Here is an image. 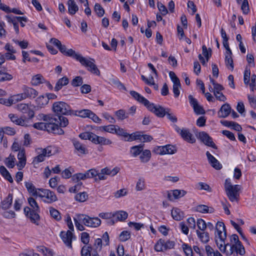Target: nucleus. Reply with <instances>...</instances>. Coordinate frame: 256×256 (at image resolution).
<instances>
[{
    "label": "nucleus",
    "mask_w": 256,
    "mask_h": 256,
    "mask_svg": "<svg viewBox=\"0 0 256 256\" xmlns=\"http://www.w3.org/2000/svg\"><path fill=\"white\" fill-rule=\"evenodd\" d=\"M12 202V194H9L6 198L4 200L1 202L0 206L2 209L8 210V209Z\"/></svg>",
    "instance_id": "obj_25"
},
{
    "label": "nucleus",
    "mask_w": 256,
    "mask_h": 256,
    "mask_svg": "<svg viewBox=\"0 0 256 256\" xmlns=\"http://www.w3.org/2000/svg\"><path fill=\"white\" fill-rule=\"evenodd\" d=\"M75 198L77 201L83 202L87 199L88 195L85 192H80L76 196Z\"/></svg>",
    "instance_id": "obj_61"
},
{
    "label": "nucleus",
    "mask_w": 256,
    "mask_h": 256,
    "mask_svg": "<svg viewBox=\"0 0 256 256\" xmlns=\"http://www.w3.org/2000/svg\"><path fill=\"white\" fill-rule=\"evenodd\" d=\"M197 138L203 142L206 145L211 146L214 148H217L216 146L212 142V138L204 132H201L196 134Z\"/></svg>",
    "instance_id": "obj_13"
},
{
    "label": "nucleus",
    "mask_w": 256,
    "mask_h": 256,
    "mask_svg": "<svg viewBox=\"0 0 256 256\" xmlns=\"http://www.w3.org/2000/svg\"><path fill=\"white\" fill-rule=\"evenodd\" d=\"M196 211L201 213H212L213 210L212 208L210 210L209 208L206 205H198L196 208Z\"/></svg>",
    "instance_id": "obj_43"
},
{
    "label": "nucleus",
    "mask_w": 256,
    "mask_h": 256,
    "mask_svg": "<svg viewBox=\"0 0 256 256\" xmlns=\"http://www.w3.org/2000/svg\"><path fill=\"white\" fill-rule=\"evenodd\" d=\"M38 252H42L46 256H53L54 252L52 250L44 247V246H40L38 248Z\"/></svg>",
    "instance_id": "obj_44"
},
{
    "label": "nucleus",
    "mask_w": 256,
    "mask_h": 256,
    "mask_svg": "<svg viewBox=\"0 0 256 256\" xmlns=\"http://www.w3.org/2000/svg\"><path fill=\"white\" fill-rule=\"evenodd\" d=\"M99 216L103 219L108 220V224L110 225H113L115 222L114 220V213L112 212H102L99 214Z\"/></svg>",
    "instance_id": "obj_27"
},
{
    "label": "nucleus",
    "mask_w": 256,
    "mask_h": 256,
    "mask_svg": "<svg viewBox=\"0 0 256 256\" xmlns=\"http://www.w3.org/2000/svg\"><path fill=\"white\" fill-rule=\"evenodd\" d=\"M232 54H226L225 63L227 68L232 70L234 68L233 60L232 57Z\"/></svg>",
    "instance_id": "obj_39"
},
{
    "label": "nucleus",
    "mask_w": 256,
    "mask_h": 256,
    "mask_svg": "<svg viewBox=\"0 0 256 256\" xmlns=\"http://www.w3.org/2000/svg\"><path fill=\"white\" fill-rule=\"evenodd\" d=\"M175 243L174 241L167 240L166 242L164 240L160 239L154 246V250L156 252H164L169 249L173 248Z\"/></svg>",
    "instance_id": "obj_9"
},
{
    "label": "nucleus",
    "mask_w": 256,
    "mask_h": 256,
    "mask_svg": "<svg viewBox=\"0 0 256 256\" xmlns=\"http://www.w3.org/2000/svg\"><path fill=\"white\" fill-rule=\"evenodd\" d=\"M142 150V146L140 145L134 146L131 148L130 153L132 154L133 156L136 157L139 155Z\"/></svg>",
    "instance_id": "obj_47"
},
{
    "label": "nucleus",
    "mask_w": 256,
    "mask_h": 256,
    "mask_svg": "<svg viewBox=\"0 0 256 256\" xmlns=\"http://www.w3.org/2000/svg\"><path fill=\"white\" fill-rule=\"evenodd\" d=\"M175 130L184 140L191 144L195 142L196 139L188 129L184 128H180L176 126Z\"/></svg>",
    "instance_id": "obj_10"
},
{
    "label": "nucleus",
    "mask_w": 256,
    "mask_h": 256,
    "mask_svg": "<svg viewBox=\"0 0 256 256\" xmlns=\"http://www.w3.org/2000/svg\"><path fill=\"white\" fill-rule=\"evenodd\" d=\"M15 160L14 156L10 154L8 158H6L4 162L8 168H13L14 166Z\"/></svg>",
    "instance_id": "obj_42"
},
{
    "label": "nucleus",
    "mask_w": 256,
    "mask_h": 256,
    "mask_svg": "<svg viewBox=\"0 0 256 256\" xmlns=\"http://www.w3.org/2000/svg\"><path fill=\"white\" fill-rule=\"evenodd\" d=\"M44 192L45 193L46 192V194L43 200L44 202L51 204L57 200V197L54 192L50 191V190Z\"/></svg>",
    "instance_id": "obj_24"
},
{
    "label": "nucleus",
    "mask_w": 256,
    "mask_h": 256,
    "mask_svg": "<svg viewBox=\"0 0 256 256\" xmlns=\"http://www.w3.org/2000/svg\"><path fill=\"white\" fill-rule=\"evenodd\" d=\"M83 83L82 78L78 76H76L72 81V85L74 86H81Z\"/></svg>",
    "instance_id": "obj_63"
},
{
    "label": "nucleus",
    "mask_w": 256,
    "mask_h": 256,
    "mask_svg": "<svg viewBox=\"0 0 256 256\" xmlns=\"http://www.w3.org/2000/svg\"><path fill=\"white\" fill-rule=\"evenodd\" d=\"M130 94L136 100L146 106L150 111L153 112L157 116L163 118L166 114V110L161 106L150 103L148 100L135 91H130Z\"/></svg>",
    "instance_id": "obj_1"
},
{
    "label": "nucleus",
    "mask_w": 256,
    "mask_h": 256,
    "mask_svg": "<svg viewBox=\"0 0 256 256\" xmlns=\"http://www.w3.org/2000/svg\"><path fill=\"white\" fill-rule=\"evenodd\" d=\"M146 188L145 180L143 178H140L136 182V190L137 191H142Z\"/></svg>",
    "instance_id": "obj_41"
},
{
    "label": "nucleus",
    "mask_w": 256,
    "mask_h": 256,
    "mask_svg": "<svg viewBox=\"0 0 256 256\" xmlns=\"http://www.w3.org/2000/svg\"><path fill=\"white\" fill-rule=\"evenodd\" d=\"M18 162L17 164V166L18 168V170H21L24 167L26 164L25 150L24 148L20 150L18 154Z\"/></svg>",
    "instance_id": "obj_18"
},
{
    "label": "nucleus",
    "mask_w": 256,
    "mask_h": 256,
    "mask_svg": "<svg viewBox=\"0 0 256 256\" xmlns=\"http://www.w3.org/2000/svg\"><path fill=\"white\" fill-rule=\"evenodd\" d=\"M76 60L78 61L82 66L86 68L87 70L91 66L90 64H92L93 62H95L94 59L92 58H89V59H88L82 56L80 54H78V56H77Z\"/></svg>",
    "instance_id": "obj_22"
},
{
    "label": "nucleus",
    "mask_w": 256,
    "mask_h": 256,
    "mask_svg": "<svg viewBox=\"0 0 256 256\" xmlns=\"http://www.w3.org/2000/svg\"><path fill=\"white\" fill-rule=\"evenodd\" d=\"M94 138H92V142L96 144L101 145H110L112 144V142L104 137L100 136L96 134L93 136Z\"/></svg>",
    "instance_id": "obj_19"
},
{
    "label": "nucleus",
    "mask_w": 256,
    "mask_h": 256,
    "mask_svg": "<svg viewBox=\"0 0 256 256\" xmlns=\"http://www.w3.org/2000/svg\"><path fill=\"white\" fill-rule=\"evenodd\" d=\"M23 92L14 94L10 96L11 100L12 102V104H16L18 102L22 101L24 100H25L26 98L24 96Z\"/></svg>",
    "instance_id": "obj_45"
},
{
    "label": "nucleus",
    "mask_w": 256,
    "mask_h": 256,
    "mask_svg": "<svg viewBox=\"0 0 256 256\" xmlns=\"http://www.w3.org/2000/svg\"><path fill=\"white\" fill-rule=\"evenodd\" d=\"M29 108L28 104H26L21 103L16 106V108L24 114H26Z\"/></svg>",
    "instance_id": "obj_52"
},
{
    "label": "nucleus",
    "mask_w": 256,
    "mask_h": 256,
    "mask_svg": "<svg viewBox=\"0 0 256 256\" xmlns=\"http://www.w3.org/2000/svg\"><path fill=\"white\" fill-rule=\"evenodd\" d=\"M91 110L88 109H84L80 110H72V115L80 116L82 118H88Z\"/></svg>",
    "instance_id": "obj_26"
},
{
    "label": "nucleus",
    "mask_w": 256,
    "mask_h": 256,
    "mask_svg": "<svg viewBox=\"0 0 256 256\" xmlns=\"http://www.w3.org/2000/svg\"><path fill=\"white\" fill-rule=\"evenodd\" d=\"M114 220H117L122 221L125 220L128 216L127 212L124 211H119L114 213Z\"/></svg>",
    "instance_id": "obj_38"
},
{
    "label": "nucleus",
    "mask_w": 256,
    "mask_h": 256,
    "mask_svg": "<svg viewBox=\"0 0 256 256\" xmlns=\"http://www.w3.org/2000/svg\"><path fill=\"white\" fill-rule=\"evenodd\" d=\"M69 82L68 78L66 76H64L57 82L56 86L54 87L55 91H58L60 90L63 86H66L68 84Z\"/></svg>",
    "instance_id": "obj_33"
},
{
    "label": "nucleus",
    "mask_w": 256,
    "mask_h": 256,
    "mask_svg": "<svg viewBox=\"0 0 256 256\" xmlns=\"http://www.w3.org/2000/svg\"><path fill=\"white\" fill-rule=\"evenodd\" d=\"M78 219L88 227L97 228L101 224V220L99 218H91L86 214H78Z\"/></svg>",
    "instance_id": "obj_7"
},
{
    "label": "nucleus",
    "mask_w": 256,
    "mask_h": 256,
    "mask_svg": "<svg viewBox=\"0 0 256 256\" xmlns=\"http://www.w3.org/2000/svg\"><path fill=\"white\" fill-rule=\"evenodd\" d=\"M94 10L98 17H102L104 14V10L98 3L96 4L94 6Z\"/></svg>",
    "instance_id": "obj_50"
},
{
    "label": "nucleus",
    "mask_w": 256,
    "mask_h": 256,
    "mask_svg": "<svg viewBox=\"0 0 256 256\" xmlns=\"http://www.w3.org/2000/svg\"><path fill=\"white\" fill-rule=\"evenodd\" d=\"M172 216L176 220H180L184 217V214L179 208H174L172 210Z\"/></svg>",
    "instance_id": "obj_32"
},
{
    "label": "nucleus",
    "mask_w": 256,
    "mask_h": 256,
    "mask_svg": "<svg viewBox=\"0 0 256 256\" xmlns=\"http://www.w3.org/2000/svg\"><path fill=\"white\" fill-rule=\"evenodd\" d=\"M58 48L59 49L60 51L64 54L68 56L72 57L75 60L77 57V56H78L79 54L76 53L72 49L70 48L67 50L66 46L65 45L62 44H60Z\"/></svg>",
    "instance_id": "obj_16"
},
{
    "label": "nucleus",
    "mask_w": 256,
    "mask_h": 256,
    "mask_svg": "<svg viewBox=\"0 0 256 256\" xmlns=\"http://www.w3.org/2000/svg\"><path fill=\"white\" fill-rule=\"evenodd\" d=\"M136 140H142L144 142H147L152 140V138L150 135L144 134L141 136L136 133H133L129 136V138L127 140L132 141Z\"/></svg>",
    "instance_id": "obj_17"
},
{
    "label": "nucleus",
    "mask_w": 256,
    "mask_h": 256,
    "mask_svg": "<svg viewBox=\"0 0 256 256\" xmlns=\"http://www.w3.org/2000/svg\"><path fill=\"white\" fill-rule=\"evenodd\" d=\"M38 118L39 120H44L45 123L56 124L57 119L51 114H40L38 116Z\"/></svg>",
    "instance_id": "obj_20"
},
{
    "label": "nucleus",
    "mask_w": 256,
    "mask_h": 256,
    "mask_svg": "<svg viewBox=\"0 0 256 256\" xmlns=\"http://www.w3.org/2000/svg\"><path fill=\"white\" fill-rule=\"evenodd\" d=\"M231 108L229 104H223L218 112L220 118H226L231 112Z\"/></svg>",
    "instance_id": "obj_23"
},
{
    "label": "nucleus",
    "mask_w": 256,
    "mask_h": 256,
    "mask_svg": "<svg viewBox=\"0 0 256 256\" xmlns=\"http://www.w3.org/2000/svg\"><path fill=\"white\" fill-rule=\"evenodd\" d=\"M130 237V234L128 231H123L122 232L120 236L119 239L121 242H126L128 240Z\"/></svg>",
    "instance_id": "obj_55"
},
{
    "label": "nucleus",
    "mask_w": 256,
    "mask_h": 256,
    "mask_svg": "<svg viewBox=\"0 0 256 256\" xmlns=\"http://www.w3.org/2000/svg\"><path fill=\"white\" fill-rule=\"evenodd\" d=\"M86 178H88L86 172L84 174H76L72 176V180L74 182H78L81 180H85Z\"/></svg>",
    "instance_id": "obj_48"
},
{
    "label": "nucleus",
    "mask_w": 256,
    "mask_h": 256,
    "mask_svg": "<svg viewBox=\"0 0 256 256\" xmlns=\"http://www.w3.org/2000/svg\"><path fill=\"white\" fill-rule=\"evenodd\" d=\"M67 225L70 230H68L66 232H62L60 235L65 244L68 248H72V242L74 235L71 230L73 231L74 230L72 221L68 222Z\"/></svg>",
    "instance_id": "obj_8"
},
{
    "label": "nucleus",
    "mask_w": 256,
    "mask_h": 256,
    "mask_svg": "<svg viewBox=\"0 0 256 256\" xmlns=\"http://www.w3.org/2000/svg\"><path fill=\"white\" fill-rule=\"evenodd\" d=\"M52 110L56 114L72 115L70 106L64 102H54L52 105Z\"/></svg>",
    "instance_id": "obj_6"
},
{
    "label": "nucleus",
    "mask_w": 256,
    "mask_h": 256,
    "mask_svg": "<svg viewBox=\"0 0 256 256\" xmlns=\"http://www.w3.org/2000/svg\"><path fill=\"white\" fill-rule=\"evenodd\" d=\"M22 90L26 99L34 98L38 96V92L35 89L28 87L26 85H24L22 87Z\"/></svg>",
    "instance_id": "obj_15"
},
{
    "label": "nucleus",
    "mask_w": 256,
    "mask_h": 256,
    "mask_svg": "<svg viewBox=\"0 0 256 256\" xmlns=\"http://www.w3.org/2000/svg\"><path fill=\"white\" fill-rule=\"evenodd\" d=\"M68 11L70 14L74 15L78 10V7L74 0H68Z\"/></svg>",
    "instance_id": "obj_29"
},
{
    "label": "nucleus",
    "mask_w": 256,
    "mask_h": 256,
    "mask_svg": "<svg viewBox=\"0 0 256 256\" xmlns=\"http://www.w3.org/2000/svg\"><path fill=\"white\" fill-rule=\"evenodd\" d=\"M28 200L31 208L28 206L25 207L24 210V213L26 216L30 218L32 222L38 224V222L40 219L38 214L40 212V208L34 198L30 197Z\"/></svg>",
    "instance_id": "obj_3"
},
{
    "label": "nucleus",
    "mask_w": 256,
    "mask_h": 256,
    "mask_svg": "<svg viewBox=\"0 0 256 256\" xmlns=\"http://www.w3.org/2000/svg\"><path fill=\"white\" fill-rule=\"evenodd\" d=\"M202 54L206 57V62H208L209 58L212 56V50L210 48H209L208 50L207 49L206 46L204 45L202 46Z\"/></svg>",
    "instance_id": "obj_60"
},
{
    "label": "nucleus",
    "mask_w": 256,
    "mask_h": 256,
    "mask_svg": "<svg viewBox=\"0 0 256 256\" xmlns=\"http://www.w3.org/2000/svg\"><path fill=\"white\" fill-rule=\"evenodd\" d=\"M206 156L209 163L211 166L217 170H220L222 168V166L219 162L212 156L209 152H206Z\"/></svg>",
    "instance_id": "obj_21"
},
{
    "label": "nucleus",
    "mask_w": 256,
    "mask_h": 256,
    "mask_svg": "<svg viewBox=\"0 0 256 256\" xmlns=\"http://www.w3.org/2000/svg\"><path fill=\"white\" fill-rule=\"evenodd\" d=\"M56 118L58 120L56 124L58 125L60 128H61L60 127L64 128L68 124V120L66 117L60 116Z\"/></svg>",
    "instance_id": "obj_35"
},
{
    "label": "nucleus",
    "mask_w": 256,
    "mask_h": 256,
    "mask_svg": "<svg viewBox=\"0 0 256 256\" xmlns=\"http://www.w3.org/2000/svg\"><path fill=\"white\" fill-rule=\"evenodd\" d=\"M181 86L180 82H176L174 83L172 90L174 94V97L178 98L180 94V88Z\"/></svg>",
    "instance_id": "obj_53"
},
{
    "label": "nucleus",
    "mask_w": 256,
    "mask_h": 256,
    "mask_svg": "<svg viewBox=\"0 0 256 256\" xmlns=\"http://www.w3.org/2000/svg\"><path fill=\"white\" fill-rule=\"evenodd\" d=\"M183 250L186 256H193V252L190 246L188 244H182Z\"/></svg>",
    "instance_id": "obj_54"
},
{
    "label": "nucleus",
    "mask_w": 256,
    "mask_h": 256,
    "mask_svg": "<svg viewBox=\"0 0 256 256\" xmlns=\"http://www.w3.org/2000/svg\"><path fill=\"white\" fill-rule=\"evenodd\" d=\"M186 194L184 190H175L172 191V194L175 198H178L184 196Z\"/></svg>",
    "instance_id": "obj_59"
},
{
    "label": "nucleus",
    "mask_w": 256,
    "mask_h": 256,
    "mask_svg": "<svg viewBox=\"0 0 256 256\" xmlns=\"http://www.w3.org/2000/svg\"><path fill=\"white\" fill-rule=\"evenodd\" d=\"M0 173L2 176L6 180H8L10 183L13 182V179L8 170L4 166H0Z\"/></svg>",
    "instance_id": "obj_34"
},
{
    "label": "nucleus",
    "mask_w": 256,
    "mask_h": 256,
    "mask_svg": "<svg viewBox=\"0 0 256 256\" xmlns=\"http://www.w3.org/2000/svg\"><path fill=\"white\" fill-rule=\"evenodd\" d=\"M216 232L215 240L217 246L221 252H225L226 248L229 245L225 244L226 238V229L224 224L221 222H217L216 226Z\"/></svg>",
    "instance_id": "obj_2"
},
{
    "label": "nucleus",
    "mask_w": 256,
    "mask_h": 256,
    "mask_svg": "<svg viewBox=\"0 0 256 256\" xmlns=\"http://www.w3.org/2000/svg\"><path fill=\"white\" fill-rule=\"evenodd\" d=\"M94 134L92 132H86L80 133L79 134V137L82 140H88L92 142V138H94Z\"/></svg>",
    "instance_id": "obj_49"
},
{
    "label": "nucleus",
    "mask_w": 256,
    "mask_h": 256,
    "mask_svg": "<svg viewBox=\"0 0 256 256\" xmlns=\"http://www.w3.org/2000/svg\"><path fill=\"white\" fill-rule=\"evenodd\" d=\"M50 98L44 96H38L36 100L38 107L43 108L46 106L49 102Z\"/></svg>",
    "instance_id": "obj_28"
},
{
    "label": "nucleus",
    "mask_w": 256,
    "mask_h": 256,
    "mask_svg": "<svg viewBox=\"0 0 256 256\" xmlns=\"http://www.w3.org/2000/svg\"><path fill=\"white\" fill-rule=\"evenodd\" d=\"M116 130H114V134H116L119 136H124L125 138L128 137V138H129V136L130 134H129L126 132L124 129L120 128V127H119L118 126H116Z\"/></svg>",
    "instance_id": "obj_57"
},
{
    "label": "nucleus",
    "mask_w": 256,
    "mask_h": 256,
    "mask_svg": "<svg viewBox=\"0 0 256 256\" xmlns=\"http://www.w3.org/2000/svg\"><path fill=\"white\" fill-rule=\"evenodd\" d=\"M73 144L76 150L79 153L81 154H85L86 153L87 150L84 145L82 144L78 141L75 140L73 141Z\"/></svg>",
    "instance_id": "obj_36"
},
{
    "label": "nucleus",
    "mask_w": 256,
    "mask_h": 256,
    "mask_svg": "<svg viewBox=\"0 0 256 256\" xmlns=\"http://www.w3.org/2000/svg\"><path fill=\"white\" fill-rule=\"evenodd\" d=\"M24 184L28 192L35 197L38 190V188H36L32 182H26Z\"/></svg>",
    "instance_id": "obj_31"
},
{
    "label": "nucleus",
    "mask_w": 256,
    "mask_h": 256,
    "mask_svg": "<svg viewBox=\"0 0 256 256\" xmlns=\"http://www.w3.org/2000/svg\"><path fill=\"white\" fill-rule=\"evenodd\" d=\"M116 125L110 124L100 127V131H104L108 132L114 134V130H116Z\"/></svg>",
    "instance_id": "obj_46"
},
{
    "label": "nucleus",
    "mask_w": 256,
    "mask_h": 256,
    "mask_svg": "<svg viewBox=\"0 0 256 256\" xmlns=\"http://www.w3.org/2000/svg\"><path fill=\"white\" fill-rule=\"evenodd\" d=\"M34 128L39 130H46L54 134H63L64 131L57 124H47L44 122H36L33 124Z\"/></svg>",
    "instance_id": "obj_5"
},
{
    "label": "nucleus",
    "mask_w": 256,
    "mask_h": 256,
    "mask_svg": "<svg viewBox=\"0 0 256 256\" xmlns=\"http://www.w3.org/2000/svg\"><path fill=\"white\" fill-rule=\"evenodd\" d=\"M230 249L226 250V248L225 252H222L227 256H231L234 252L237 254L243 256L245 254V250L242 242L240 241L238 235L234 234L230 236Z\"/></svg>",
    "instance_id": "obj_4"
},
{
    "label": "nucleus",
    "mask_w": 256,
    "mask_h": 256,
    "mask_svg": "<svg viewBox=\"0 0 256 256\" xmlns=\"http://www.w3.org/2000/svg\"><path fill=\"white\" fill-rule=\"evenodd\" d=\"M115 114L118 118L120 120H123L128 118L127 114L124 110H120L115 112Z\"/></svg>",
    "instance_id": "obj_58"
},
{
    "label": "nucleus",
    "mask_w": 256,
    "mask_h": 256,
    "mask_svg": "<svg viewBox=\"0 0 256 256\" xmlns=\"http://www.w3.org/2000/svg\"><path fill=\"white\" fill-rule=\"evenodd\" d=\"M176 150L174 146L168 144L165 146H160L155 148L153 152L157 154H174Z\"/></svg>",
    "instance_id": "obj_11"
},
{
    "label": "nucleus",
    "mask_w": 256,
    "mask_h": 256,
    "mask_svg": "<svg viewBox=\"0 0 256 256\" xmlns=\"http://www.w3.org/2000/svg\"><path fill=\"white\" fill-rule=\"evenodd\" d=\"M196 232L198 238L200 239L202 242L206 244L209 241L210 236L208 232H204V231L202 232L198 230H197Z\"/></svg>",
    "instance_id": "obj_37"
},
{
    "label": "nucleus",
    "mask_w": 256,
    "mask_h": 256,
    "mask_svg": "<svg viewBox=\"0 0 256 256\" xmlns=\"http://www.w3.org/2000/svg\"><path fill=\"white\" fill-rule=\"evenodd\" d=\"M90 64L91 66L88 68V70L93 74H94L96 76H100V71L97 68L94 62H93Z\"/></svg>",
    "instance_id": "obj_62"
},
{
    "label": "nucleus",
    "mask_w": 256,
    "mask_h": 256,
    "mask_svg": "<svg viewBox=\"0 0 256 256\" xmlns=\"http://www.w3.org/2000/svg\"><path fill=\"white\" fill-rule=\"evenodd\" d=\"M241 9L243 12V13L246 14L250 12L248 2V0H244L241 6Z\"/></svg>",
    "instance_id": "obj_64"
},
{
    "label": "nucleus",
    "mask_w": 256,
    "mask_h": 256,
    "mask_svg": "<svg viewBox=\"0 0 256 256\" xmlns=\"http://www.w3.org/2000/svg\"><path fill=\"white\" fill-rule=\"evenodd\" d=\"M151 157V152L150 150H144L140 156V159L142 162H146L150 160Z\"/></svg>",
    "instance_id": "obj_40"
},
{
    "label": "nucleus",
    "mask_w": 256,
    "mask_h": 256,
    "mask_svg": "<svg viewBox=\"0 0 256 256\" xmlns=\"http://www.w3.org/2000/svg\"><path fill=\"white\" fill-rule=\"evenodd\" d=\"M44 82L45 80L43 76L40 74H38L32 78L30 83L32 86H36L44 83Z\"/></svg>",
    "instance_id": "obj_30"
},
{
    "label": "nucleus",
    "mask_w": 256,
    "mask_h": 256,
    "mask_svg": "<svg viewBox=\"0 0 256 256\" xmlns=\"http://www.w3.org/2000/svg\"><path fill=\"white\" fill-rule=\"evenodd\" d=\"M92 248L90 246H84L81 250L82 256H91V250Z\"/></svg>",
    "instance_id": "obj_56"
},
{
    "label": "nucleus",
    "mask_w": 256,
    "mask_h": 256,
    "mask_svg": "<svg viewBox=\"0 0 256 256\" xmlns=\"http://www.w3.org/2000/svg\"><path fill=\"white\" fill-rule=\"evenodd\" d=\"M8 117L10 119L11 122H12L13 123L15 124L16 125L23 126H28V122L25 117H18V116L17 114H10L8 115Z\"/></svg>",
    "instance_id": "obj_14"
},
{
    "label": "nucleus",
    "mask_w": 256,
    "mask_h": 256,
    "mask_svg": "<svg viewBox=\"0 0 256 256\" xmlns=\"http://www.w3.org/2000/svg\"><path fill=\"white\" fill-rule=\"evenodd\" d=\"M240 186V185H234L232 188L226 190V194L230 201L238 202L239 198V190Z\"/></svg>",
    "instance_id": "obj_12"
},
{
    "label": "nucleus",
    "mask_w": 256,
    "mask_h": 256,
    "mask_svg": "<svg viewBox=\"0 0 256 256\" xmlns=\"http://www.w3.org/2000/svg\"><path fill=\"white\" fill-rule=\"evenodd\" d=\"M50 214L55 220H58L61 219V216L59 212L56 209L50 207Z\"/></svg>",
    "instance_id": "obj_51"
}]
</instances>
